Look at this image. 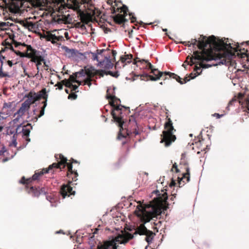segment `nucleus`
<instances>
[{
  "mask_svg": "<svg viewBox=\"0 0 249 249\" xmlns=\"http://www.w3.org/2000/svg\"><path fill=\"white\" fill-rule=\"evenodd\" d=\"M191 61L193 64L196 66L195 68V72L191 73L189 75V78L186 77L182 79L179 76L170 71H165L164 73L165 75L176 79L180 84H183L200 75L203 69H208L213 66L224 65L226 63V60L214 58L213 56L208 55L205 53L195 54Z\"/></svg>",
  "mask_w": 249,
  "mask_h": 249,
  "instance_id": "obj_1",
  "label": "nucleus"
},
{
  "mask_svg": "<svg viewBox=\"0 0 249 249\" xmlns=\"http://www.w3.org/2000/svg\"><path fill=\"white\" fill-rule=\"evenodd\" d=\"M127 110H110V114L113 121L119 127L117 139L119 140L127 137H131L140 135L141 131L138 125L136 114L128 116ZM128 113L130 110H128Z\"/></svg>",
  "mask_w": 249,
  "mask_h": 249,
  "instance_id": "obj_2",
  "label": "nucleus"
},
{
  "mask_svg": "<svg viewBox=\"0 0 249 249\" xmlns=\"http://www.w3.org/2000/svg\"><path fill=\"white\" fill-rule=\"evenodd\" d=\"M58 156L59 159H60V161L58 163H53L50 165L48 168H44L41 171H36L35 174L31 178L27 179H26L24 176H23L21 179L19 180L18 182L20 184L26 185V187L29 186V184L32 183L33 181L38 180L41 176L43 175L45 173H48L50 170L53 168L61 169V166L62 165L63 167L67 166V173L72 174L74 173V178H76L78 176V173L76 171L74 172L73 171L72 163H69L67 158L65 157L62 154H59Z\"/></svg>",
  "mask_w": 249,
  "mask_h": 249,
  "instance_id": "obj_3",
  "label": "nucleus"
},
{
  "mask_svg": "<svg viewBox=\"0 0 249 249\" xmlns=\"http://www.w3.org/2000/svg\"><path fill=\"white\" fill-rule=\"evenodd\" d=\"M192 41H194L193 42H191L190 41H183L181 42V43L184 46H187L188 47L192 46L194 49H196V47L197 46V45H199L200 48L206 49L208 46L211 47L212 45L216 46L218 45V44H221V45L223 46L229 50H233L232 44L230 42L228 43V38L225 39L224 40L220 39L218 38V40L217 37L213 35L209 36L208 37H207L203 35H201L200 38L199 39V40L195 38L192 39Z\"/></svg>",
  "mask_w": 249,
  "mask_h": 249,
  "instance_id": "obj_4",
  "label": "nucleus"
},
{
  "mask_svg": "<svg viewBox=\"0 0 249 249\" xmlns=\"http://www.w3.org/2000/svg\"><path fill=\"white\" fill-rule=\"evenodd\" d=\"M164 130L161 135V143H164L165 146L167 147L171 145L172 142L176 139V136L174 134L176 131L173 125L172 121L168 118L164 124Z\"/></svg>",
  "mask_w": 249,
  "mask_h": 249,
  "instance_id": "obj_5",
  "label": "nucleus"
},
{
  "mask_svg": "<svg viewBox=\"0 0 249 249\" xmlns=\"http://www.w3.org/2000/svg\"><path fill=\"white\" fill-rule=\"evenodd\" d=\"M26 190L27 193L32 197L38 198L40 196H45L46 199L50 202L52 206H56L53 204V201H55L54 198L47 195L48 193L46 188L29 186H26Z\"/></svg>",
  "mask_w": 249,
  "mask_h": 249,
  "instance_id": "obj_6",
  "label": "nucleus"
},
{
  "mask_svg": "<svg viewBox=\"0 0 249 249\" xmlns=\"http://www.w3.org/2000/svg\"><path fill=\"white\" fill-rule=\"evenodd\" d=\"M29 111H31V114L33 113V116L32 117L31 121L36 122L38 119L44 114L45 110H17L15 113V115H18L17 117L10 122V125L12 124L14 125L16 124L19 120V118L24 114L27 111L29 114ZM30 121V120H29Z\"/></svg>",
  "mask_w": 249,
  "mask_h": 249,
  "instance_id": "obj_7",
  "label": "nucleus"
},
{
  "mask_svg": "<svg viewBox=\"0 0 249 249\" xmlns=\"http://www.w3.org/2000/svg\"><path fill=\"white\" fill-rule=\"evenodd\" d=\"M116 88L114 86H113V89H112L111 87H109L107 89V99H115L116 101V104L115 103H111L110 106L111 107V109H121L120 107L121 106L124 109H130V107H126L124 106H122L121 104V101L120 99L116 97L115 94V89Z\"/></svg>",
  "mask_w": 249,
  "mask_h": 249,
  "instance_id": "obj_8",
  "label": "nucleus"
},
{
  "mask_svg": "<svg viewBox=\"0 0 249 249\" xmlns=\"http://www.w3.org/2000/svg\"><path fill=\"white\" fill-rule=\"evenodd\" d=\"M165 192H164V190H162L161 191L163 192V194L160 193L159 190H154L150 195V197H152L154 195L155 196L153 197V199L155 202L157 204H166L168 203L167 200L168 199V196L166 192L167 190H165Z\"/></svg>",
  "mask_w": 249,
  "mask_h": 249,
  "instance_id": "obj_9",
  "label": "nucleus"
},
{
  "mask_svg": "<svg viewBox=\"0 0 249 249\" xmlns=\"http://www.w3.org/2000/svg\"><path fill=\"white\" fill-rule=\"evenodd\" d=\"M47 96V95L46 93L38 94L34 92L33 93L31 91L29 92V93L26 95L27 97L26 100L28 101V103H29L31 105L38 101L41 98H46Z\"/></svg>",
  "mask_w": 249,
  "mask_h": 249,
  "instance_id": "obj_10",
  "label": "nucleus"
},
{
  "mask_svg": "<svg viewBox=\"0 0 249 249\" xmlns=\"http://www.w3.org/2000/svg\"><path fill=\"white\" fill-rule=\"evenodd\" d=\"M59 193L62 197V199H64L67 196H70V195H74L75 192L72 191V188L70 185L63 183L60 186Z\"/></svg>",
  "mask_w": 249,
  "mask_h": 249,
  "instance_id": "obj_11",
  "label": "nucleus"
},
{
  "mask_svg": "<svg viewBox=\"0 0 249 249\" xmlns=\"http://www.w3.org/2000/svg\"><path fill=\"white\" fill-rule=\"evenodd\" d=\"M139 233L140 235H145V240L150 245L153 240L154 233L153 232L147 230L145 226H143L141 229L139 231Z\"/></svg>",
  "mask_w": 249,
  "mask_h": 249,
  "instance_id": "obj_12",
  "label": "nucleus"
},
{
  "mask_svg": "<svg viewBox=\"0 0 249 249\" xmlns=\"http://www.w3.org/2000/svg\"><path fill=\"white\" fill-rule=\"evenodd\" d=\"M142 63L144 64L145 66H143V68H145L147 71H150L152 74H160L162 76L163 72L160 71L158 69L154 68L152 64L148 61L143 59L142 60Z\"/></svg>",
  "mask_w": 249,
  "mask_h": 249,
  "instance_id": "obj_13",
  "label": "nucleus"
},
{
  "mask_svg": "<svg viewBox=\"0 0 249 249\" xmlns=\"http://www.w3.org/2000/svg\"><path fill=\"white\" fill-rule=\"evenodd\" d=\"M181 177H178V187L180 188L184 185V181L183 179L187 178V181L189 182L190 180V168L187 167L186 168V173H183L182 174Z\"/></svg>",
  "mask_w": 249,
  "mask_h": 249,
  "instance_id": "obj_14",
  "label": "nucleus"
},
{
  "mask_svg": "<svg viewBox=\"0 0 249 249\" xmlns=\"http://www.w3.org/2000/svg\"><path fill=\"white\" fill-rule=\"evenodd\" d=\"M154 75H152L147 72H144L142 74L140 75L141 77L145 78L147 79V80H151V81H157L160 79L161 77L160 74H153Z\"/></svg>",
  "mask_w": 249,
  "mask_h": 249,
  "instance_id": "obj_15",
  "label": "nucleus"
},
{
  "mask_svg": "<svg viewBox=\"0 0 249 249\" xmlns=\"http://www.w3.org/2000/svg\"><path fill=\"white\" fill-rule=\"evenodd\" d=\"M33 129V126L30 123H28L26 125H24L23 127L21 128L22 137H29L30 130Z\"/></svg>",
  "mask_w": 249,
  "mask_h": 249,
  "instance_id": "obj_16",
  "label": "nucleus"
},
{
  "mask_svg": "<svg viewBox=\"0 0 249 249\" xmlns=\"http://www.w3.org/2000/svg\"><path fill=\"white\" fill-rule=\"evenodd\" d=\"M62 49L66 53H67L68 58H71L75 56L76 55V53H77V50L75 49H70L69 47L66 46H63Z\"/></svg>",
  "mask_w": 249,
  "mask_h": 249,
  "instance_id": "obj_17",
  "label": "nucleus"
},
{
  "mask_svg": "<svg viewBox=\"0 0 249 249\" xmlns=\"http://www.w3.org/2000/svg\"><path fill=\"white\" fill-rule=\"evenodd\" d=\"M101 71L102 72H104V74L106 75H110L111 76L114 78H118L120 75V73L119 71L117 70L115 71H110V70H103L102 69Z\"/></svg>",
  "mask_w": 249,
  "mask_h": 249,
  "instance_id": "obj_18",
  "label": "nucleus"
},
{
  "mask_svg": "<svg viewBox=\"0 0 249 249\" xmlns=\"http://www.w3.org/2000/svg\"><path fill=\"white\" fill-rule=\"evenodd\" d=\"M155 105H151L149 103H146L145 105L141 104L139 107H136L134 109H155L157 107Z\"/></svg>",
  "mask_w": 249,
  "mask_h": 249,
  "instance_id": "obj_19",
  "label": "nucleus"
},
{
  "mask_svg": "<svg viewBox=\"0 0 249 249\" xmlns=\"http://www.w3.org/2000/svg\"><path fill=\"white\" fill-rule=\"evenodd\" d=\"M105 65L103 67V70H110L113 68V64L111 60H107V62H105Z\"/></svg>",
  "mask_w": 249,
  "mask_h": 249,
  "instance_id": "obj_20",
  "label": "nucleus"
},
{
  "mask_svg": "<svg viewBox=\"0 0 249 249\" xmlns=\"http://www.w3.org/2000/svg\"><path fill=\"white\" fill-rule=\"evenodd\" d=\"M79 77V74H76V72L72 73V74L70 75V79L72 81V83H79L80 82L79 80H77V78Z\"/></svg>",
  "mask_w": 249,
  "mask_h": 249,
  "instance_id": "obj_21",
  "label": "nucleus"
},
{
  "mask_svg": "<svg viewBox=\"0 0 249 249\" xmlns=\"http://www.w3.org/2000/svg\"><path fill=\"white\" fill-rule=\"evenodd\" d=\"M75 57L79 58L80 60L84 61L87 59V56H85V53H82L79 52V51L77 50V53H76V55Z\"/></svg>",
  "mask_w": 249,
  "mask_h": 249,
  "instance_id": "obj_22",
  "label": "nucleus"
},
{
  "mask_svg": "<svg viewBox=\"0 0 249 249\" xmlns=\"http://www.w3.org/2000/svg\"><path fill=\"white\" fill-rule=\"evenodd\" d=\"M31 104L28 103L26 100L24 101L22 104L21 107L18 108L19 109H29Z\"/></svg>",
  "mask_w": 249,
  "mask_h": 249,
  "instance_id": "obj_23",
  "label": "nucleus"
},
{
  "mask_svg": "<svg viewBox=\"0 0 249 249\" xmlns=\"http://www.w3.org/2000/svg\"><path fill=\"white\" fill-rule=\"evenodd\" d=\"M14 133H15V129L14 128V126L10 125V126L7 128V135H10L14 134Z\"/></svg>",
  "mask_w": 249,
  "mask_h": 249,
  "instance_id": "obj_24",
  "label": "nucleus"
},
{
  "mask_svg": "<svg viewBox=\"0 0 249 249\" xmlns=\"http://www.w3.org/2000/svg\"><path fill=\"white\" fill-rule=\"evenodd\" d=\"M24 125H23V123H21L19 124H17L16 126V128L15 129V133L18 135L20 133H22L21 128L23 127Z\"/></svg>",
  "mask_w": 249,
  "mask_h": 249,
  "instance_id": "obj_25",
  "label": "nucleus"
},
{
  "mask_svg": "<svg viewBox=\"0 0 249 249\" xmlns=\"http://www.w3.org/2000/svg\"><path fill=\"white\" fill-rule=\"evenodd\" d=\"M6 23L5 21H0V31L7 30V27H6Z\"/></svg>",
  "mask_w": 249,
  "mask_h": 249,
  "instance_id": "obj_26",
  "label": "nucleus"
},
{
  "mask_svg": "<svg viewBox=\"0 0 249 249\" xmlns=\"http://www.w3.org/2000/svg\"><path fill=\"white\" fill-rule=\"evenodd\" d=\"M90 54H92V60L93 61H98V59H99V57H98V54H97V52L95 51V52H91V53H90Z\"/></svg>",
  "mask_w": 249,
  "mask_h": 249,
  "instance_id": "obj_27",
  "label": "nucleus"
},
{
  "mask_svg": "<svg viewBox=\"0 0 249 249\" xmlns=\"http://www.w3.org/2000/svg\"><path fill=\"white\" fill-rule=\"evenodd\" d=\"M101 70H102V69L96 70L95 73L97 75H98L99 76V77H103L104 76V75H106L105 74H104V72H102L101 71Z\"/></svg>",
  "mask_w": 249,
  "mask_h": 249,
  "instance_id": "obj_28",
  "label": "nucleus"
},
{
  "mask_svg": "<svg viewBox=\"0 0 249 249\" xmlns=\"http://www.w3.org/2000/svg\"><path fill=\"white\" fill-rule=\"evenodd\" d=\"M76 73L79 74V77H83L86 75V73H85L84 70L82 69H80L79 71L76 72Z\"/></svg>",
  "mask_w": 249,
  "mask_h": 249,
  "instance_id": "obj_29",
  "label": "nucleus"
},
{
  "mask_svg": "<svg viewBox=\"0 0 249 249\" xmlns=\"http://www.w3.org/2000/svg\"><path fill=\"white\" fill-rule=\"evenodd\" d=\"M226 115V113H222V114H219L217 113H215L214 114H213L212 116L213 117H215L216 119H219L221 117H223Z\"/></svg>",
  "mask_w": 249,
  "mask_h": 249,
  "instance_id": "obj_30",
  "label": "nucleus"
},
{
  "mask_svg": "<svg viewBox=\"0 0 249 249\" xmlns=\"http://www.w3.org/2000/svg\"><path fill=\"white\" fill-rule=\"evenodd\" d=\"M12 107L11 103H4L3 104V106L2 109H4L6 107L9 108V109H11V107ZM12 109H15V107H12Z\"/></svg>",
  "mask_w": 249,
  "mask_h": 249,
  "instance_id": "obj_31",
  "label": "nucleus"
},
{
  "mask_svg": "<svg viewBox=\"0 0 249 249\" xmlns=\"http://www.w3.org/2000/svg\"><path fill=\"white\" fill-rule=\"evenodd\" d=\"M236 75L235 74L233 76L232 78H231V79H232V83L234 85H235L236 84V83L238 82L239 78L236 77Z\"/></svg>",
  "mask_w": 249,
  "mask_h": 249,
  "instance_id": "obj_32",
  "label": "nucleus"
},
{
  "mask_svg": "<svg viewBox=\"0 0 249 249\" xmlns=\"http://www.w3.org/2000/svg\"><path fill=\"white\" fill-rule=\"evenodd\" d=\"M176 185V180L173 178H172L171 181L169 184V187L171 188L175 187Z\"/></svg>",
  "mask_w": 249,
  "mask_h": 249,
  "instance_id": "obj_33",
  "label": "nucleus"
},
{
  "mask_svg": "<svg viewBox=\"0 0 249 249\" xmlns=\"http://www.w3.org/2000/svg\"><path fill=\"white\" fill-rule=\"evenodd\" d=\"M97 61L98 62L97 65L103 69V67L105 65V60H99V59H98V61Z\"/></svg>",
  "mask_w": 249,
  "mask_h": 249,
  "instance_id": "obj_34",
  "label": "nucleus"
},
{
  "mask_svg": "<svg viewBox=\"0 0 249 249\" xmlns=\"http://www.w3.org/2000/svg\"><path fill=\"white\" fill-rule=\"evenodd\" d=\"M74 83H72V81H71L69 83V87L71 88L74 90L76 91V90L78 89V86L76 85L73 84Z\"/></svg>",
  "mask_w": 249,
  "mask_h": 249,
  "instance_id": "obj_35",
  "label": "nucleus"
},
{
  "mask_svg": "<svg viewBox=\"0 0 249 249\" xmlns=\"http://www.w3.org/2000/svg\"><path fill=\"white\" fill-rule=\"evenodd\" d=\"M7 117V114L0 112V120L5 119Z\"/></svg>",
  "mask_w": 249,
  "mask_h": 249,
  "instance_id": "obj_36",
  "label": "nucleus"
},
{
  "mask_svg": "<svg viewBox=\"0 0 249 249\" xmlns=\"http://www.w3.org/2000/svg\"><path fill=\"white\" fill-rule=\"evenodd\" d=\"M130 16V19L132 20V22H134L136 21L137 18L135 16L134 14L132 13H130L129 14Z\"/></svg>",
  "mask_w": 249,
  "mask_h": 249,
  "instance_id": "obj_37",
  "label": "nucleus"
},
{
  "mask_svg": "<svg viewBox=\"0 0 249 249\" xmlns=\"http://www.w3.org/2000/svg\"><path fill=\"white\" fill-rule=\"evenodd\" d=\"M106 51V49H97L96 50V52H97V54L100 55L102 56V54L104 52H105Z\"/></svg>",
  "mask_w": 249,
  "mask_h": 249,
  "instance_id": "obj_38",
  "label": "nucleus"
},
{
  "mask_svg": "<svg viewBox=\"0 0 249 249\" xmlns=\"http://www.w3.org/2000/svg\"><path fill=\"white\" fill-rule=\"evenodd\" d=\"M127 58L124 55H121L120 57V60L122 62V63H125L127 61Z\"/></svg>",
  "mask_w": 249,
  "mask_h": 249,
  "instance_id": "obj_39",
  "label": "nucleus"
},
{
  "mask_svg": "<svg viewBox=\"0 0 249 249\" xmlns=\"http://www.w3.org/2000/svg\"><path fill=\"white\" fill-rule=\"evenodd\" d=\"M128 8L125 5H124L123 6L122 11L124 13V14L127 15V13L128 12Z\"/></svg>",
  "mask_w": 249,
  "mask_h": 249,
  "instance_id": "obj_40",
  "label": "nucleus"
},
{
  "mask_svg": "<svg viewBox=\"0 0 249 249\" xmlns=\"http://www.w3.org/2000/svg\"><path fill=\"white\" fill-rule=\"evenodd\" d=\"M17 141H13L12 140V141L9 144V146H14V147H16L17 145Z\"/></svg>",
  "mask_w": 249,
  "mask_h": 249,
  "instance_id": "obj_41",
  "label": "nucleus"
},
{
  "mask_svg": "<svg viewBox=\"0 0 249 249\" xmlns=\"http://www.w3.org/2000/svg\"><path fill=\"white\" fill-rule=\"evenodd\" d=\"M116 21H117V23L119 24H122L124 23L123 20L122 19L121 17L117 18H116Z\"/></svg>",
  "mask_w": 249,
  "mask_h": 249,
  "instance_id": "obj_42",
  "label": "nucleus"
},
{
  "mask_svg": "<svg viewBox=\"0 0 249 249\" xmlns=\"http://www.w3.org/2000/svg\"><path fill=\"white\" fill-rule=\"evenodd\" d=\"M5 59V57L3 56L1 53L0 52V62L2 63V65L3 64V60Z\"/></svg>",
  "mask_w": 249,
  "mask_h": 249,
  "instance_id": "obj_43",
  "label": "nucleus"
},
{
  "mask_svg": "<svg viewBox=\"0 0 249 249\" xmlns=\"http://www.w3.org/2000/svg\"><path fill=\"white\" fill-rule=\"evenodd\" d=\"M29 24L32 28L35 29L36 27V25L34 22L30 21L29 22Z\"/></svg>",
  "mask_w": 249,
  "mask_h": 249,
  "instance_id": "obj_44",
  "label": "nucleus"
},
{
  "mask_svg": "<svg viewBox=\"0 0 249 249\" xmlns=\"http://www.w3.org/2000/svg\"><path fill=\"white\" fill-rule=\"evenodd\" d=\"M42 103L43 104V105L42 106V107H40L39 109H45V107H46L47 106V100H44L43 102H42Z\"/></svg>",
  "mask_w": 249,
  "mask_h": 249,
  "instance_id": "obj_45",
  "label": "nucleus"
},
{
  "mask_svg": "<svg viewBox=\"0 0 249 249\" xmlns=\"http://www.w3.org/2000/svg\"><path fill=\"white\" fill-rule=\"evenodd\" d=\"M23 138L25 139V141H26V143L25 145V146H26V145L28 143V142H30L31 139L29 138V137H25Z\"/></svg>",
  "mask_w": 249,
  "mask_h": 249,
  "instance_id": "obj_46",
  "label": "nucleus"
},
{
  "mask_svg": "<svg viewBox=\"0 0 249 249\" xmlns=\"http://www.w3.org/2000/svg\"><path fill=\"white\" fill-rule=\"evenodd\" d=\"M2 78L3 77H10V75L9 74V73L8 72H2Z\"/></svg>",
  "mask_w": 249,
  "mask_h": 249,
  "instance_id": "obj_47",
  "label": "nucleus"
},
{
  "mask_svg": "<svg viewBox=\"0 0 249 249\" xmlns=\"http://www.w3.org/2000/svg\"><path fill=\"white\" fill-rule=\"evenodd\" d=\"M103 60H105V62H107V60H111L110 56H106Z\"/></svg>",
  "mask_w": 249,
  "mask_h": 249,
  "instance_id": "obj_48",
  "label": "nucleus"
},
{
  "mask_svg": "<svg viewBox=\"0 0 249 249\" xmlns=\"http://www.w3.org/2000/svg\"><path fill=\"white\" fill-rule=\"evenodd\" d=\"M18 134H16V133H14L12 136V140H13V141H17V136Z\"/></svg>",
  "mask_w": 249,
  "mask_h": 249,
  "instance_id": "obj_49",
  "label": "nucleus"
},
{
  "mask_svg": "<svg viewBox=\"0 0 249 249\" xmlns=\"http://www.w3.org/2000/svg\"><path fill=\"white\" fill-rule=\"evenodd\" d=\"M89 71H95L96 72V70L95 69V68L93 66H90L89 69Z\"/></svg>",
  "mask_w": 249,
  "mask_h": 249,
  "instance_id": "obj_50",
  "label": "nucleus"
},
{
  "mask_svg": "<svg viewBox=\"0 0 249 249\" xmlns=\"http://www.w3.org/2000/svg\"><path fill=\"white\" fill-rule=\"evenodd\" d=\"M6 27H7V29H8L9 26L13 25V24L12 23H10L9 22H6Z\"/></svg>",
  "mask_w": 249,
  "mask_h": 249,
  "instance_id": "obj_51",
  "label": "nucleus"
},
{
  "mask_svg": "<svg viewBox=\"0 0 249 249\" xmlns=\"http://www.w3.org/2000/svg\"><path fill=\"white\" fill-rule=\"evenodd\" d=\"M121 18L124 23L128 21V19L125 18V16H122Z\"/></svg>",
  "mask_w": 249,
  "mask_h": 249,
  "instance_id": "obj_52",
  "label": "nucleus"
},
{
  "mask_svg": "<svg viewBox=\"0 0 249 249\" xmlns=\"http://www.w3.org/2000/svg\"><path fill=\"white\" fill-rule=\"evenodd\" d=\"M173 167H175V169H176V173H178L179 172V170L178 168V167H177V165H176V163H175L174 165H173Z\"/></svg>",
  "mask_w": 249,
  "mask_h": 249,
  "instance_id": "obj_53",
  "label": "nucleus"
},
{
  "mask_svg": "<svg viewBox=\"0 0 249 249\" xmlns=\"http://www.w3.org/2000/svg\"><path fill=\"white\" fill-rule=\"evenodd\" d=\"M148 128L149 129H152V130H156L157 127L156 125H154L153 126H149Z\"/></svg>",
  "mask_w": 249,
  "mask_h": 249,
  "instance_id": "obj_54",
  "label": "nucleus"
},
{
  "mask_svg": "<svg viewBox=\"0 0 249 249\" xmlns=\"http://www.w3.org/2000/svg\"><path fill=\"white\" fill-rule=\"evenodd\" d=\"M117 54V52L115 50L112 51V55L115 57L116 55Z\"/></svg>",
  "mask_w": 249,
  "mask_h": 249,
  "instance_id": "obj_55",
  "label": "nucleus"
},
{
  "mask_svg": "<svg viewBox=\"0 0 249 249\" xmlns=\"http://www.w3.org/2000/svg\"><path fill=\"white\" fill-rule=\"evenodd\" d=\"M232 101H230L228 105L225 108V109H229L230 106H231V105H232Z\"/></svg>",
  "mask_w": 249,
  "mask_h": 249,
  "instance_id": "obj_56",
  "label": "nucleus"
},
{
  "mask_svg": "<svg viewBox=\"0 0 249 249\" xmlns=\"http://www.w3.org/2000/svg\"><path fill=\"white\" fill-rule=\"evenodd\" d=\"M176 194H175V193L172 194V197L170 198L171 200H174V198L176 197Z\"/></svg>",
  "mask_w": 249,
  "mask_h": 249,
  "instance_id": "obj_57",
  "label": "nucleus"
},
{
  "mask_svg": "<svg viewBox=\"0 0 249 249\" xmlns=\"http://www.w3.org/2000/svg\"><path fill=\"white\" fill-rule=\"evenodd\" d=\"M55 233L56 234H59V233H63V234H64L63 231L62 230H60L59 231H56L55 232Z\"/></svg>",
  "mask_w": 249,
  "mask_h": 249,
  "instance_id": "obj_58",
  "label": "nucleus"
},
{
  "mask_svg": "<svg viewBox=\"0 0 249 249\" xmlns=\"http://www.w3.org/2000/svg\"><path fill=\"white\" fill-rule=\"evenodd\" d=\"M9 160V158H4L3 160H2V162H5L7 161H8Z\"/></svg>",
  "mask_w": 249,
  "mask_h": 249,
  "instance_id": "obj_59",
  "label": "nucleus"
},
{
  "mask_svg": "<svg viewBox=\"0 0 249 249\" xmlns=\"http://www.w3.org/2000/svg\"><path fill=\"white\" fill-rule=\"evenodd\" d=\"M84 53H85V56H87V54H89L90 53H91V51H87V52H84Z\"/></svg>",
  "mask_w": 249,
  "mask_h": 249,
  "instance_id": "obj_60",
  "label": "nucleus"
},
{
  "mask_svg": "<svg viewBox=\"0 0 249 249\" xmlns=\"http://www.w3.org/2000/svg\"><path fill=\"white\" fill-rule=\"evenodd\" d=\"M40 61L44 60V59H45L44 56H43V55H40Z\"/></svg>",
  "mask_w": 249,
  "mask_h": 249,
  "instance_id": "obj_61",
  "label": "nucleus"
},
{
  "mask_svg": "<svg viewBox=\"0 0 249 249\" xmlns=\"http://www.w3.org/2000/svg\"><path fill=\"white\" fill-rule=\"evenodd\" d=\"M2 72H3V71H0V78H2Z\"/></svg>",
  "mask_w": 249,
  "mask_h": 249,
  "instance_id": "obj_62",
  "label": "nucleus"
},
{
  "mask_svg": "<svg viewBox=\"0 0 249 249\" xmlns=\"http://www.w3.org/2000/svg\"><path fill=\"white\" fill-rule=\"evenodd\" d=\"M102 117L104 118H105V120H104V122H107V118H105V116L104 115V114H102Z\"/></svg>",
  "mask_w": 249,
  "mask_h": 249,
  "instance_id": "obj_63",
  "label": "nucleus"
},
{
  "mask_svg": "<svg viewBox=\"0 0 249 249\" xmlns=\"http://www.w3.org/2000/svg\"><path fill=\"white\" fill-rule=\"evenodd\" d=\"M41 64V63H37L36 64V66H37V69L38 70H39L38 65H40Z\"/></svg>",
  "mask_w": 249,
  "mask_h": 249,
  "instance_id": "obj_64",
  "label": "nucleus"
}]
</instances>
